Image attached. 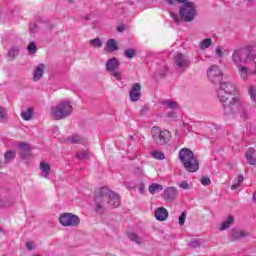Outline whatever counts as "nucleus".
Returning a JSON list of instances; mask_svg holds the SVG:
<instances>
[{
  "label": "nucleus",
  "mask_w": 256,
  "mask_h": 256,
  "mask_svg": "<svg viewBox=\"0 0 256 256\" xmlns=\"http://www.w3.org/2000/svg\"><path fill=\"white\" fill-rule=\"evenodd\" d=\"M220 86L217 90L219 101L222 103L223 113L228 117L234 115L240 121L249 119V111L251 105L243 100L241 96H234L229 100V95H235L237 88L231 82H219Z\"/></svg>",
  "instance_id": "obj_1"
},
{
  "label": "nucleus",
  "mask_w": 256,
  "mask_h": 256,
  "mask_svg": "<svg viewBox=\"0 0 256 256\" xmlns=\"http://www.w3.org/2000/svg\"><path fill=\"white\" fill-rule=\"evenodd\" d=\"M94 203V211H96L98 215H103L107 205L117 209V207L121 205V198L108 187H101L96 189L94 192Z\"/></svg>",
  "instance_id": "obj_2"
},
{
  "label": "nucleus",
  "mask_w": 256,
  "mask_h": 256,
  "mask_svg": "<svg viewBox=\"0 0 256 256\" xmlns=\"http://www.w3.org/2000/svg\"><path fill=\"white\" fill-rule=\"evenodd\" d=\"M170 17L176 25H181V21L191 23V21H194L195 17H197V6L193 2H189V0L182 2V5L179 8V14L170 12Z\"/></svg>",
  "instance_id": "obj_3"
},
{
  "label": "nucleus",
  "mask_w": 256,
  "mask_h": 256,
  "mask_svg": "<svg viewBox=\"0 0 256 256\" xmlns=\"http://www.w3.org/2000/svg\"><path fill=\"white\" fill-rule=\"evenodd\" d=\"M178 157L180 163H182L184 169H186L188 173H196V171H199V160H197L195 153L189 148H182L179 151Z\"/></svg>",
  "instance_id": "obj_4"
},
{
  "label": "nucleus",
  "mask_w": 256,
  "mask_h": 256,
  "mask_svg": "<svg viewBox=\"0 0 256 256\" xmlns=\"http://www.w3.org/2000/svg\"><path fill=\"white\" fill-rule=\"evenodd\" d=\"M73 113V105L71 101L62 100L51 108L50 117L54 121H61V119H67Z\"/></svg>",
  "instance_id": "obj_5"
},
{
  "label": "nucleus",
  "mask_w": 256,
  "mask_h": 256,
  "mask_svg": "<svg viewBox=\"0 0 256 256\" xmlns=\"http://www.w3.org/2000/svg\"><path fill=\"white\" fill-rule=\"evenodd\" d=\"M152 139L158 147H163L171 141V132L169 130H161L159 126H154L151 129Z\"/></svg>",
  "instance_id": "obj_6"
},
{
  "label": "nucleus",
  "mask_w": 256,
  "mask_h": 256,
  "mask_svg": "<svg viewBox=\"0 0 256 256\" xmlns=\"http://www.w3.org/2000/svg\"><path fill=\"white\" fill-rule=\"evenodd\" d=\"M59 223L62 227H79L81 218L73 213H62L59 216Z\"/></svg>",
  "instance_id": "obj_7"
},
{
  "label": "nucleus",
  "mask_w": 256,
  "mask_h": 256,
  "mask_svg": "<svg viewBox=\"0 0 256 256\" xmlns=\"http://www.w3.org/2000/svg\"><path fill=\"white\" fill-rule=\"evenodd\" d=\"M208 78L212 83H221L223 79V74L221 73V69L218 66H211L208 69Z\"/></svg>",
  "instance_id": "obj_8"
},
{
  "label": "nucleus",
  "mask_w": 256,
  "mask_h": 256,
  "mask_svg": "<svg viewBox=\"0 0 256 256\" xmlns=\"http://www.w3.org/2000/svg\"><path fill=\"white\" fill-rule=\"evenodd\" d=\"M249 55V51L244 49L234 50L232 54V60L239 67L241 63H247V59H243V57H247Z\"/></svg>",
  "instance_id": "obj_9"
},
{
  "label": "nucleus",
  "mask_w": 256,
  "mask_h": 256,
  "mask_svg": "<svg viewBox=\"0 0 256 256\" xmlns=\"http://www.w3.org/2000/svg\"><path fill=\"white\" fill-rule=\"evenodd\" d=\"M179 195V191L175 187H167L163 194L162 199L166 201V203H173L174 199H177V196Z\"/></svg>",
  "instance_id": "obj_10"
},
{
  "label": "nucleus",
  "mask_w": 256,
  "mask_h": 256,
  "mask_svg": "<svg viewBox=\"0 0 256 256\" xmlns=\"http://www.w3.org/2000/svg\"><path fill=\"white\" fill-rule=\"evenodd\" d=\"M174 61L176 67H179L180 69H188L190 65L189 58L183 53L176 54L174 56Z\"/></svg>",
  "instance_id": "obj_11"
},
{
  "label": "nucleus",
  "mask_w": 256,
  "mask_h": 256,
  "mask_svg": "<svg viewBox=\"0 0 256 256\" xmlns=\"http://www.w3.org/2000/svg\"><path fill=\"white\" fill-rule=\"evenodd\" d=\"M129 97L132 103H135V101H139V99H141V84L135 83L132 85L129 92Z\"/></svg>",
  "instance_id": "obj_12"
},
{
  "label": "nucleus",
  "mask_w": 256,
  "mask_h": 256,
  "mask_svg": "<svg viewBox=\"0 0 256 256\" xmlns=\"http://www.w3.org/2000/svg\"><path fill=\"white\" fill-rule=\"evenodd\" d=\"M238 69V73L241 77V79H243V81H247V79H249L250 75H255V71H251L248 67L243 66V65H238L237 66Z\"/></svg>",
  "instance_id": "obj_13"
},
{
  "label": "nucleus",
  "mask_w": 256,
  "mask_h": 256,
  "mask_svg": "<svg viewBox=\"0 0 256 256\" xmlns=\"http://www.w3.org/2000/svg\"><path fill=\"white\" fill-rule=\"evenodd\" d=\"M119 60H117L115 57L107 60L106 62V71L108 73H112L113 71H117L119 69Z\"/></svg>",
  "instance_id": "obj_14"
},
{
  "label": "nucleus",
  "mask_w": 256,
  "mask_h": 256,
  "mask_svg": "<svg viewBox=\"0 0 256 256\" xmlns=\"http://www.w3.org/2000/svg\"><path fill=\"white\" fill-rule=\"evenodd\" d=\"M245 237H249V232L245 230H232V233H231L232 241H241V239H245Z\"/></svg>",
  "instance_id": "obj_15"
},
{
  "label": "nucleus",
  "mask_w": 256,
  "mask_h": 256,
  "mask_svg": "<svg viewBox=\"0 0 256 256\" xmlns=\"http://www.w3.org/2000/svg\"><path fill=\"white\" fill-rule=\"evenodd\" d=\"M169 217V212L164 207L157 208L155 211V218L157 221H167Z\"/></svg>",
  "instance_id": "obj_16"
},
{
  "label": "nucleus",
  "mask_w": 256,
  "mask_h": 256,
  "mask_svg": "<svg viewBox=\"0 0 256 256\" xmlns=\"http://www.w3.org/2000/svg\"><path fill=\"white\" fill-rule=\"evenodd\" d=\"M45 73V64H39L35 67L33 73V81H39Z\"/></svg>",
  "instance_id": "obj_17"
},
{
  "label": "nucleus",
  "mask_w": 256,
  "mask_h": 256,
  "mask_svg": "<svg viewBox=\"0 0 256 256\" xmlns=\"http://www.w3.org/2000/svg\"><path fill=\"white\" fill-rule=\"evenodd\" d=\"M70 139L72 144L75 145H87V138L79 135V134H73L68 140Z\"/></svg>",
  "instance_id": "obj_18"
},
{
  "label": "nucleus",
  "mask_w": 256,
  "mask_h": 256,
  "mask_svg": "<svg viewBox=\"0 0 256 256\" xmlns=\"http://www.w3.org/2000/svg\"><path fill=\"white\" fill-rule=\"evenodd\" d=\"M233 223H235V217L229 215L226 221L222 222L219 231H226V229H229Z\"/></svg>",
  "instance_id": "obj_19"
},
{
  "label": "nucleus",
  "mask_w": 256,
  "mask_h": 256,
  "mask_svg": "<svg viewBox=\"0 0 256 256\" xmlns=\"http://www.w3.org/2000/svg\"><path fill=\"white\" fill-rule=\"evenodd\" d=\"M40 169L42 171V175L45 177V179H47L51 173V165H49L47 162H42L40 164Z\"/></svg>",
  "instance_id": "obj_20"
},
{
  "label": "nucleus",
  "mask_w": 256,
  "mask_h": 256,
  "mask_svg": "<svg viewBox=\"0 0 256 256\" xmlns=\"http://www.w3.org/2000/svg\"><path fill=\"white\" fill-rule=\"evenodd\" d=\"M21 117L24 121H31L33 119V108H27L26 111H22Z\"/></svg>",
  "instance_id": "obj_21"
},
{
  "label": "nucleus",
  "mask_w": 256,
  "mask_h": 256,
  "mask_svg": "<svg viewBox=\"0 0 256 256\" xmlns=\"http://www.w3.org/2000/svg\"><path fill=\"white\" fill-rule=\"evenodd\" d=\"M148 191L151 195H155V193H158V191H163V185L157 184V183H152L149 186Z\"/></svg>",
  "instance_id": "obj_22"
},
{
  "label": "nucleus",
  "mask_w": 256,
  "mask_h": 256,
  "mask_svg": "<svg viewBox=\"0 0 256 256\" xmlns=\"http://www.w3.org/2000/svg\"><path fill=\"white\" fill-rule=\"evenodd\" d=\"M16 155L17 154L13 150L6 151V153L4 154V163H10V161H13V159H15Z\"/></svg>",
  "instance_id": "obj_23"
},
{
  "label": "nucleus",
  "mask_w": 256,
  "mask_h": 256,
  "mask_svg": "<svg viewBox=\"0 0 256 256\" xmlns=\"http://www.w3.org/2000/svg\"><path fill=\"white\" fill-rule=\"evenodd\" d=\"M106 45H107L109 51H111V52L119 51V46L117 45V41H115V39H109L106 42Z\"/></svg>",
  "instance_id": "obj_24"
},
{
  "label": "nucleus",
  "mask_w": 256,
  "mask_h": 256,
  "mask_svg": "<svg viewBox=\"0 0 256 256\" xmlns=\"http://www.w3.org/2000/svg\"><path fill=\"white\" fill-rule=\"evenodd\" d=\"M128 239H130V241H133V243H136V245H141L143 243L141 237H139V235H137V233L135 232H131L130 234H128Z\"/></svg>",
  "instance_id": "obj_25"
},
{
  "label": "nucleus",
  "mask_w": 256,
  "mask_h": 256,
  "mask_svg": "<svg viewBox=\"0 0 256 256\" xmlns=\"http://www.w3.org/2000/svg\"><path fill=\"white\" fill-rule=\"evenodd\" d=\"M17 55H19V48L18 47H12L8 51V57L11 59V61H13V59H15L17 57Z\"/></svg>",
  "instance_id": "obj_26"
},
{
  "label": "nucleus",
  "mask_w": 256,
  "mask_h": 256,
  "mask_svg": "<svg viewBox=\"0 0 256 256\" xmlns=\"http://www.w3.org/2000/svg\"><path fill=\"white\" fill-rule=\"evenodd\" d=\"M244 179L245 178L243 177L242 174L238 175V178H237L238 182L231 186L232 191H237V189H239V187H241V184L243 183Z\"/></svg>",
  "instance_id": "obj_27"
},
{
  "label": "nucleus",
  "mask_w": 256,
  "mask_h": 256,
  "mask_svg": "<svg viewBox=\"0 0 256 256\" xmlns=\"http://www.w3.org/2000/svg\"><path fill=\"white\" fill-rule=\"evenodd\" d=\"M124 55L127 57V59H133V57L137 55V51H135L133 48H127L124 52Z\"/></svg>",
  "instance_id": "obj_28"
},
{
  "label": "nucleus",
  "mask_w": 256,
  "mask_h": 256,
  "mask_svg": "<svg viewBox=\"0 0 256 256\" xmlns=\"http://www.w3.org/2000/svg\"><path fill=\"white\" fill-rule=\"evenodd\" d=\"M248 95L251 98V101H253V103H256V89L255 86H249L248 87Z\"/></svg>",
  "instance_id": "obj_29"
},
{
  "label": "nucleus",
  "mask_w": 256,
  "mask_h": 256,
  "mask_svg": "<svg viewBox=\"0 0 256 256\" xmlns=\"http://www.w3.org/2000/svg\"><path fill=\"white\" fill-rule=\"evenodd\" d=\"M211 43H213V40L211 38H206L200 43V49H207L211 47Z\"/></svg>",
  "instance_id": "obj_30"
},
{
  "label": "nucleus",
  "mask_w": 256,
  "mask_h": 256,
  "mask_svg": "<svg viewBox=\"0 0 256 256\" xmlns=\"http://www.w3.org/2000/svg\"><path fill=\"white\" fill-rule=\"evenodd\" d=\"M18 149H20V153L24 151H31V147L26 142H20L17 144Z\"/></svg>",
  "instance_id": "obj_31"
},
{
  "label": "nucleus",
  "mask_w": 256,
  "mask_h": 256,
  "mask_svg": "<svg viewBox=\"0 0 256 256\" xmlns=\"http://www.w3.org/2000/svg\"><path fill=\"white\" fill-rule=\"evenodd\" d=\"M76 158L83 160V159H89V151L82 150L76 154Z\"/></svg>",
  "instance_id": "obj_32"
},
{
  "label": "nucleus",
  "mask_w": 256,
  "mask_h": 256,
  "mask_svg": "<svg viewBox=\"0 0 256 256\" xmlns=\"http://www.w3.org/2000/svg\"><path fill=\"white\" fill-rule=\"evenodd\" d=\"M90 45L92 47H103V42H101V38H94L90 41Z\"/></svg>",
  "instance_id": "obj_33"
},
{
  "label": "nucleus",
  "mask_w": 256,
  "mask_h": 256,
  "mask_svg": "<svg viewBox=\"0 0 256 256\" xmlns=\"http://www.w3.org/2000/svg\"><path fill=\"white\" fill-rule=\"evenodd\" d=\"M27 50L31 55H34V53H37V45L35 44V42H30L27 47Z\"/></svg>",
  "instance_id": "obj_34"
},
{
  "label": "nucleus",
  "mask_w": 256,
  "mask_h": 256,
  "mask_svg": "<svg viewBox=\"0 0 256 256\" xmlns=\"http://www.w3.org/2000/svg\"><path fill=\"white\" fill-rule=\"evenodd\" d=\"M151 155L154 159H159L160 161H162V159H165V154L159 151H152Z\"/></svg>",
  "instance_id": "obj_35"
},
{
  "label": "nucleus",
  "mask_w": 256,
  "mask_h": 256,
  "mask_svg": "<svg viewBox=\"0 0 256 256\" xmlns=\"http://www.w3.org/2000/svg\"><path fill=\"white\" fill-rule=\"evenodd\" d=\"M111 73V75L113 76V77H115V79L117 80V81H121L122 79H123V73H121V72H119V71H117V70H114L113 72H110Z\"/></svg>",
  "instance_id": "obj_36"
},
{
  "label": "nucleus",
  "mask_w": 256,
  "mask_h": 256,
  "mask_svg": "<svg viewBox=\"0 0 256 256\" xmlns=\"http://www.w3.org/2000/svg\"><path fill=\"white\" fill-rule=\"evenodd\" d=\"M201 243L199 242V240H191L189 243H188V246L191 248V249H197V247H200Z\"/></svg>",
  "instance_id": "obj_37"
},
{
  "label": "nucleus",
  "mask_w": 256,
  "mask_h": 256,
  "mask_svg": "<svg viewBox=\"0 0 256 256\" xmlns=\"http://www.w3.org/2000/svg\"><path fill=\"white\" fill-rule=\"evenodd\" d=\"M202 185H204V187H207V185H211V179L207 176H203L201 179H200Z\"/></svg>",
  "instance_id": "obj_38"
},
{
  "label": "nucleus",
  "mask_w": 256,
  "mask_h": 256,
  "mask_svg": "<svg viewBox=\"0 0 256 256\" xmlns=\"http://www.w3.org/2000/svg\"><path fill=\"white\" fill-rule=\"evenodd\" d=\"M185 219H187V214L183 212L179 217V226L183 227L185 225Z\"/></svg>",
  "instance_id": "obj_39"
},
{
  "label": "nucleus",
  "mask_w": 256,
  "mask_h": 256,
  "mask_svg": "<svg viewBox=\"0 0 256 256\" xmlns=\"http://www.w3.org/2000/svg\"><path fill=\"white\" fill-rule=\"evenodd\" d=\"M168 5H177V3H185L189 0H165Z\"/></svg>",
  "instance_id": "obj_40"
},
{
  "label": "nucleus",
  "mask_w": 256,
  "mask_h": 256,
  "mask_svg": "<svg viewBox=\"0 0 256 256\" xmlns=\"http://www.w3.org/2000/svg\"><path fill=\"white\" fill-rule=\"evenodd\" d=\"M247 159V163H249V165H253L254 167H256V158L253 156H245Z\"/></svg>",
  "instance_id": "obj_41"
},
{
  "label": "nucleus",
  "mask_w": 256,
  "mask_h": 256,
  "mask_svg": "<svg viewBox=\"0 0 256 256\" xmlns=\"http://www.w3.org/2000/svg\"><path fill=\"white\" fill-rule=\"evenodd\" d=\"M166 107H168V109H177V102L167 101Z\"/></svg>",
  "instance_id": "obj_42"
},
{
  "label": "nucleus",
  "mask_w": 256,
  "mask_h": 256,
  "mask_svg": "<svg viewBox=\"0 0 256 256\" xmlns=\"http://www.w3.org/2000/svg\"><path fill=\"white\" fill-rule=\"evenodd\" d=\"M255 152H256L255 148L250 147L247 149L245 157H253Z\"/></svg>",
  "instance_id": "obj_43"
},
{
  "label": "nucleus",
  "mask_w": 256,
  "mask_h": 256,
  "mask_svg": "<svg viewBox=\"0 0 256 256\" xmlns=\"http://www.w3.org/2000/svg\"><path fill=\"white\" fill-rule=\"evenodd\" d=\"M21 159H29L31 157V151L20 152Z\"/></svg>",
  "instance_id": "obj_44"
},
{
  "label": "nucleus",
  "mask_w": 256,
  "mask_h": 256,
  "mask_svg": "<svg viewBox=\"0 0 256 256\" xmlns=\"http://www.w3.org/2000/svg\"><path fill=\"white\" fill-rule=\"evenodd\" d=\"M179 187H180L181 189H190V188H191V186L189 185V182H187V181H182V182L179 184Z\"/></svg>",
  "instance_id": "obj_45"
},
{
  "label": "nucleus",
  "mask_w": 256,
  "mask_h": 256,
  "mask_svg": "<svg viewBox=\"0 0 256 256\" xmlns=\"http://www.w3.org/2000/svg\"><path fill=\"white\" fill-rule=\"evenodd\" d=\"M148 111H149V106H144L140 110V115H142V116L147 115Z\"/></svg>",
  "instance_id": "obj_46"
},
{
  "label": "nucleus",
  "mask_w": 256,
  "mask_h": 256,
  "mask_svg": "<svg viewBox=\"0 0 256 256\" xmlns=\"http://www.w3.org/2000/svg\"><path fill=\"white\" fill-rule=\"evenodd\" d=\"M37 29V24H30V33H36Z\"/></svg>",
  "instance_id": "obj_47"
},
{
  "label": "nucleus",
  "mask_w": 256,
  "mask_h": 256,
  "mask_svg": "<svg viewBox=\"0 0 256 256\" xmlns=\"http://www.w3.org/2000/svg\"><path fill=\"white\" fill-rule=\"evenodd\" d=\"M216 55H218V57H223V51L221 50V46H218L216 48Z\"/></svg>",
  "instance_id": "obj_48"
},
{
  "label": "nucleus",
  "mask_w": 256,
  "mask_h": 256,
  "mask_svg": "<svg viewBox=\"0 0 256 256\" xmlns=\"http://www.w3.org/2000/svg\"><path fill=\"white\" fill-rule=\"evenodd\" d=\"M5 119V108H0V121Z\"/></svg>",
  "instance_id": "obj_49"
},
{
  "label": "nucleus",
  "mask_w": 256,
  "mask_h": 256,
  "mask_svg": "<svg viewBox=\"0 0 256 256\" xmlns=\"http://www.w3.org/2000/svg\"><path fill=\"white\" fill-rule=\"evenodd\" d=\"M117 31H118V33H123V31H125V26L124 25L118 26Z\"/></svg>",
  "instance_id": "obj_50"
},
{
  "label": "nucleus",
  "mask_w": 256,
  "mask_h": 256,
  "mask_svg": "<svg viewBox=\"0 0 256 256\" xmlns=\"http://www.w3.org/2000/svg\"><path fill=\"white\" fill-rule=\"evenodd\" d=\"M139 193H141V195H143V193H145V185L141 184L139 187Z\"/></svg>",
  "instance_id": "obj_51"
},
{
  "label": "nucleus",
  "mask_w": 256,
  "mask_h": 256,
  "mask_svg": "<svg viewBox=\"0 0 256 256\" xmlns=\"http://www.w3.org/2000/svg\"><path fill=\"white\" fill-rule=\"evenodd\" d=\"M26 247H27L28 251H33V243H31V242L26 243Z\"/></svg>",
  "instance_id": "obj_52"
},
{
  "label": "nucleus",
  "mask_w": 256,
  "mask_h": 256,
  "mask_svg": "<svg viewBox=\"0 0 256 256\" xmlns=\"http://www.w3.org/2000/svg\"><path fill=\"white\" fill-rule=\"evenodd\" d=\"M84 19H85L86 21H89V17H87V16H86V17H84Z\"/></svg>",
  "instance_id": "obj_53"
},
{
  "label": "nucleus",
  "mask_w": 256,
  "mask_h": 256,
  "mask_svg": "<svg viewBox=\"0 0 256 256\" xmlns=\"http://www.w3.org/2000/svg\"><path fill=\"white\" fill-rule=\"evenodd\" d=\"M74 0H68V3H73Z\"/></svg>",
  "instance_id": "obj_54"
},
{
  "label": "nucleus",
  "mask_w": 256,
  "mask_h": 256,
  "mask_svg": "<svg viewBox=\"0 0 256 256\" xmlns=\"http://www.w3.org/2000/svg\"><path fill=\"white\" fill-rule=\"evenodd\" d=\"M164 70L167 71V66L164 67Z\"/></svg>",
  "instance_id": "obj_55"
},
{
  "label": "nucleus",
  "mask_w": 256,
  "mask_h": 256,
  "mask_svg": "<svg viewBox=\"0 0 256 256\" xmlns=\"http://www.w3.org/2000/svg\"><path fill=\"white\" fill-rule=\"evenodd\" d=\"M162 77H165V74H161Z\"/></svg>",
  "instance_id": "obj_56"
}]
</instances>
